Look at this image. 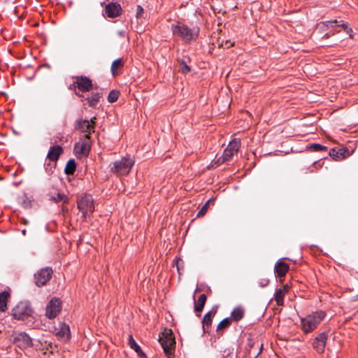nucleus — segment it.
<instances>
[{
	"label": "nucleus",
	"instance_id": "obj_15",
	"mask_svg": "<svg viewBox=\"0 0 358 358\" xmlns=\"http://www.w3.org/2000/svg\"><path fill=\"white\" fill-rule=\"evenodd\" d=\"M122 11L121 6L115 2L108 3L104 9V15L108 17L114 18L120 15Z\"/></svg>",
	"mask_w": 358,
	"mask_h": 358
},
{
	"label": "nucleus",
	"instance_id": "obj_34",
	"mask_svg": "<svg viewBox=\"0 0 358 358\" xmlns=\"http://www.w3.org/2000/svg\"><path fill=\"white\" fill-rule=\"evenodd\" d=\"M143 12V8L141 6H139V5L137 6V7H136V17H139L142 15Z\"/></svg>",
	"mask_w": 358,
	"mask_h": 358
},
{
	"label": "nucleus",
	"instance_id": "obj_43",
	"mask_svg": "<svg viewBox=\"0 0 358 358\" xmlns=\"http://www.w3.org/2000/svg\"><path fill=\"white\" fill-rule=\"evenodd\" d=\"M180 261H181L180 259H178L176 262V266H177V269L179 271L180 270V265H179V262Z\"/></svg>",
	"mask_w": 358,
	"mask_h": 358
},
{
	"label": "nucleus",
	"instance_id": "obj_2",
	"mask_svg": "<svg viewBox=\"0 0 358 358\" xmlns=\"http://www.w3.org/2000/svg\"><path fill=\"white\" fill-rule=\"evenodd\" d=\"M34 311L28 301L18 302L11 310L12 316L17 320H26L34 318Z\"/></svg>",
	"mask_w": 358,
	"mask_h": 358
},
{
	"label": "nucleus",
	"instance_id": "obj_13",
	"mask_svg": "<svg viewBox=\"0 0 358 358\" xmlns=\"http://www.w3.org/2000/svg\"><path fill=\"white\" fill-rule=\"evenodd\" d=\"M74 127L83 133H94V126L89 120L78 119L75 122Z\"/></svg>",
	"mask_w": 358,
	"mask_h": 358
},
{
	"label": "nucleus",
	"instance_id": "obj_41",
	"mask_svg": "<svg viewBox=\"0 0 358 358\" xmlns=\"http://www.w3.org/2000/svg\"><path fill=\"white\" fill-rule=\"evenodd\" d=\"M324 22H334V23H336V22H338V21L337 20H334L324 21ZM339 22H343V21L341 20V21H339Z\"/></svg>",
	"mask_w": 358,
	"mask_h": 358
},
{
	"label": "nucleus",
	"instance_id": "obj_27",
	"mask_svg": "<svg viewBox=\"0 0 358 358\" xmlns=\"http://www.w3.org/2000/svg\"><path fill=\"white\" fill-rule=\"evenodd\" d=\"M231 318L230 317H226L223 319L217 325V331L220 332L224 330L225 329L228 328L231 325Z\"/></svg>",
	"mask_w": 358,
	"mask_h": 358
},
{
	"label": "nucleus",
	"instance_id": "obj_3",
	"mask_svg": "<svg viewBox=\"0 0 358 358\" xmlns=\"http://www.w3.org/2000/svg\"><path fill=\"white\" fill-rule=\"evenodd\" d=\"M325 315V313L323 311H317L301 318V325L302 330L306 334L313 331L324 318Z\"/></svg>",
	"mask_w": 358,
	"mask_h": 358
},
{
	"label": "nucleus",
	"instance_id": "obj_48",
	"mask_svg": "<svg viewBox=\"0 0 358 358\" xmlns=\"http://www.w3.org/2000/svg\"><path fill=\"white\" fill-rule=\"evenodd\" d=\"M223 358H224V357H223Z\"/></svg>",
	"mask_w": 358,
	"mask_h": 358
},
{
	"label": "nucleus",
	"instance_id": "obj_20",
	"mask_svg": "<svg viewBox=\"0 0 358 358\" xmlns=\"http://www.w3.org/2000/svg\"><path fill=\"white\" fill-rule=\"evenodd\" d=\"M215 314V312L210 310L204 315L202 320V324L204 332H207L208 331V328L212 324L213 317H214Z\"/></svg>",
	"mask_w": 358,
	"mask_h": 358
},
{
	"label": "nucleus",
	"instance_id": "obj_24",
	"mask_svg": "<svg viewBox=\"0 0 358 358\" xmlns=\"http://www.w3.org/2000/svg\"><path fill=\"white\" fill-rule=\"evenodd\" d=\"M206 301V295L202 294L198 299L197 301L195 303L194 310L196 312H201Z\"/></svg>",
	"mask_w": 358,
	"mask_h": 358
},
{
	"label": "nucleus",
	"instance_id": "obj_46",
	"mask_svg": "<svg viewBox=\"0 0 358 358\" xmlns=\"http://www.w3.org/2000/svg\"><path fill=\"white\" fill-rule=\"evenodd\" d=\"M24 224H27V220H24Z\"/></svg>",
	"mask_w": 358,
	"mask_h": 358
},
{
	"label": "nucleus",
	"instance_id": "obj_37",
	"mask_svg": "<svg viewBox=\"0 0 358 358\" xmlns=\"http://www.w3.org/2000/svg\"><path fill=\"white\" fill-rule=\"evenodd\" d=\"M279 289H281L282 293L285 294L289 291V287L288 285H285L282 288H280Z\"/></svg>",
	"mask_w": 358,
	"mask_h": 358
},
{
	"label": "nucleus",
	"instance_id": "obj_32",
	"mask_svg": "<svg viewBox=\"0 0 358 358\" xmlns=\"http://www.w3.org/2000/svg\"><path fill=\"white\" fill-rule=\"evenodd\" d=\"M180 71L184 74H187L190 71V67L183 60L180 63Z\"/></svg>",
	"mask_w": 358,
	"mask_h": 358
},
{
	"label": "nucleus",
	"instance_id": "obj_18",
	"mask_svg": "<svg viewBox=\"0 0 358 358\" xmlns=\"http://www.w3.org/2000/svg\"><path fill=\"white\" fill-rule=\"evenodd\" d=\"M289 267L288 264L282 262V259L278 260L274 266V272L279 278L284 277L287 273Z\"/></svg>",
	"mask_w": 358,
	"mask_h": 358
},
{
	"label": "nucleus",
	"instance_id": "obj_1",
	"mask_svg": "<svg viewBox=\"0 0 358 358\" xmlns=\"http://www.w3.org/2000/svg\"><path fill=\"white\" fill-rule=\"evenodd\" d=\"M172 31L186 41H189L198 36L199 28L194 24H176L172 26Z\"/></svg>",
	"mask_w": 358,
	"mask_h": 358
},
{
	"label": "nucleus",
	"instance_id": "obj_44",
	"mask_svg": "<svg viewBox=\"0 0 358 358\" xmlns=\"http://www.w3.org/2000/svg\"><path fill=\"white\" fill-rule=\"evenodd\" d=\"M119 34H120V36H124V32L123 31H120V32H119Z\"/></svg>",
	"mask_w": 358,
	"mask_h": 358
},
{
	"label": "nucleus",
	"instance_id": "obj_26",
	"mask_svg": "<svg viewBox=\"0 0 358 358\" xmlns=\"http://www.w3.org/2000/svg\"><path fill=\"white\" fill-rule=\"evenodd\" d=\"M76 169V164L74 159H71L69 160L65 166V173L67 175L73 174Z\"/></svg>",
	"mask_w": 358,
	"mask_h": 358
},
{
	"label": "nucleus",
	"instance_id": "obj_38",
	"mask_svg": "<svg viewBox=\"0 0 358 358\" xmlns=\"http://www.w3.org/2000/svg\"><path fill=\"white\" fill-rule=\"evenodd\" d=\"M268 283V280H263L262 282L259 283L260 286L264 287L266 286Z\"/></svg>",
	"mask_w": 358,
	"mask_h": 358
},
{
	"label": "nucleus",
	"instance_id": "obj_11",
	"mask_svg": "<svg viewBox=\"0 0 358 358\" xmlns=\"http://www.w3.org/2000/svg\"><path fill=\"white\" fill-rule=\"evenodd\" d=\"M62 304L59 299H52L46 306L45 315L49 319H53L60 313Z\"/></svg>",
	"mask_w": 358,
	"mask_h": 358
},
{
	"label": "nucleus",
	"instance_id": "obj_29",
	"mask_svg": "<svg viewBox=\"0 0 358 358\" xmlns=\"http://www.w3.org/2000/svg\"><path fill=\"white\" fill-rule=\"evenodd\" d=\"M307 149L313 152L327 151V147L319 143H312L307 146Z\"/></svg>",
	"mask_w": 358,
	"mask_h": 358
},
{
	"label": "nucleus",
	"instance_id": "obj_21",
	"mask_svg": "<svg viewBox=\"0 0 358 358\" xmlns=\"http://www.w3.org/2000/svg\"><path fill=\"white\" fill-rule=\"evenodd\" d=\"M245 315L244 309L241 306L236 307L231 313V320L238 322L243 319Z\"/></svg>",
	"mask_w": 358,
	"mask_h": 358
},
{
	"label": "nucleus",
	"instance_id": "obj_5",
	"mask_svg": "<svg viewBox=\"0 0 358 358\" xmlns=\"http://www.w3.org/2000/svg\"><path fill=\"white\" fill-rule=\"evenodd\" d=\"M159 341L166 356L168 358H173L176 341L174 337L172 336L171 331L169 330V332L162 333V336H159Z\"/></svg>",
	"mask_w": 358,
	"mask_h": 358
},
{
	"label": "nucleus",
	"instance_id": "obj_23",
	"mask_svg": "<svg viewBox=\"0 0 358 358\" xmlns=\"http://www.w3.org/2000/svg\"><path fill=\"white\" fill-rule=\"evenodd\" d=\"M10 297V293L4 291L0 292V311L5 312L8 309L7 302Z\"/></svg>",
	"mask_w": 358,
	"mask_h": 358
},
{
	"label": "nucleus",
	"instance_id": "obj_12",
	"mask_svg": "<svg viewBox=\"0 0 358 358\" xmlns=\"http://www.w3.org/2000/svg\"><path fill=\"white\" fill-rule=\"evenodd\" d=\"M328 331H324L320 333L316 336L313 341V348L318 352L323 353L325 349L327 338Z\"/></svg>",
	"mask_w": 358,
	"mask_h": 358
},
{
	"label": "nucleus",
	"instance_id": "obj_40",
	"mask_svg": "<svg viewBox=\"0 0 358 358\" xmlns=\"http://www.w3.org/2000/svg\"><path fill=\"white\" fill-rule=\"evenodd\" d=\"M262 347H263V344H261L260 349H259V352L257 353V355H255V358H257L259 356V355L261 354L262 350Z\"/></svg>",
	"mask_w": 358,
	"mask_h": 358
},
{
	"label": "nucleus",
	"instance_id": "obj_33",
	"mask_svg": "<svg viewBox=\"0 0 358 358\" xmlns=\"http://www.w3.org/2000/svg\"><path fill=\"white\" fill-rule=\"evenodd\" d=\"M210 201H211V199L208 200L206 201V203L202 206L201 210L197 213V215H196L197 217H202L206 214V213L208 210V205H209V203L210 202Z\"/></svg>",
	"mask_w": 358,
	"mask_h": 358
},
{
	"label": "nucleus",
	"instance_id": "obj_31",
	"mask_svg": "<svg viewBox=\"0 0 358 358\" xmlns=\"http://www.w3.org/2000/svg\"><path fill=\"white\" fill-rule=\"evenodd\" d=\"M119 95H120L119 91H117V90L110 91L108 96V101L109 103L115 102L118 99Z\"/></svg>",
	"mask_w": 358,
	"mask_h": 358
},
{
	"label": "nucleus",
	"instance_id": "obj_47",
	"mask_svg": "<svg viewBox=\"0 0 358 358\" xmlns=\"http://www.w3.org/2000/svg\"><path fill=\"white\" fill-rule=\"evenodd\" d=\"M38 24L35 23V24H34V26H37Z\"/></svg>",
	"mask_w": 358,
	"mask_h": 358
},
{
	"label": "nucleus",
	"instance_id": "obj_14",
	"mask_svg": "<svg viewBox=\"0 0 358 358\" xmlns=\"http://www.w3.org/2000/svg\"><path fill=\"white\" fill-rule=\"evenodd\" d=\"M55 334L59 339L64 341H68L70 338L69 326L64 322H59L55 327Z\"/></svg>",
	"mask_w": 358,
	"mask_h": 358
},
{
	"label": "nucleus",
	"instance_id": "obj_19",
	"mask_svg": "<svg viewBox=\"0 0 358 358\" xmlns=\"http://www.w3.org/2000/svg\"><path fill=\"white\" fill-rule=\"evenodd\" d=\"M128 344L129 347L133 349L138 355V356L141 358H145V354L143 352L141 347L136 343L134 338L131 335L129 336Z\"/></svg>",
	"mask_w": 358,
	"mask_h": 358
},
{
	"label": "nucleus",
	"instance_id": "obj_36",
	"mask_svg": "<svg viewBox=\"0 0 358 358\" xmlns=\"http://www.w3.org/2000/svg\"><path fill=\"white\" fill-rule=\"evenodd\" d=\"M56 166V162L53 166H52L50 164H45V169L48 173L52 172V169L55 168Z\"/></svg>",
	"mask_w": 358,
	"mask_h": 358
},
{
	"label": "nucleus",
	"instance_id": "obj_28",
	"mask_svg": "<svg viewBox=\"0 0 358 358\" xmlns=\"http://www.w3.org/2000/svg\"><path fill=\"white\" fill-rule=\"evenodd\" d=\"M50 200L55 203L63 202L67 203L69 201L68 197L63 193L58 192L55 196H52Z\"/></svg>",
	"mask_w": 358,
	"mask_h": 358
},
{
	"label": "nucleus",
	"instance_id": "obj_16",
	"mask_svg": "<svg viewBox=\"0 0 358 358\" xmlns=\"http://www.w3.org/2000/svg\"><path fill=\"white\" fill-rule=\"evenodd\" d=\"M91 148V143L87 141H80L74 145V152L76 155L87 156Z\"/></svg>",
	"mask_w": 358,
	"mask_h": 358
},
{
	"label": "nucleus",
	"instance_id": "obj_17",
	"mask_svg": "<svg viewBox=\"0 0 358 358\" xmlns=\"http://www.w3.org/2000/svg\"><path fill=\"white\" fill-rule=\"evenodd\" d=\"M63 153V148L60 145H52L50 146L48 152L47 154V158L55 163L59 159L60 155Z\"/></svg>",
	"mask_w": 358,
	"mask_h": 358
},
{
	"label": "nucleus",
	"instance_id": "obj_42",
	"mask_svg": "<svg viewBox=\"0 0 358 358\" xmlns=\"http://www.w3.org/2000/svg\"><path fill=\"white\" fill-rule=\"evenodd\" d=\"M95 120H96V117H93L90 118V120L89 121L91 124H92L94 126Z\"/></svg>",
	"mask_w": 358,
	"mask_h": 358
},
{
	"label": "nucleus",
	"instance_id": "obj_9",
	"mask_svg": "<svg viewBox=\"0 0 358 358\" xmlns=\"http://www.w3.org/2000/svg\"><path fill=\"white\" fill-rule=\"evenodd\" d=\"M52 269L50 267H45L40 269L34 274V282L36 286L45 285L52 278Z\"/></svg>",
	"mask_w": 358,
	"mask_h": 358
},
{
	"label": "nucleus",
	"instance_id": "obj_39",
	"mask_svg": "<svg viewBox=\"0 0 358 358\" xmlns=\"http://www.w3.org/2000/svg\"><path fill=\"white\" fill-rule=\"evenodd\" d=\"M91 134L92 133H85V139L83 141H87L90 142V134Z\"/></svg>",
	"mask_w": 358,
	"mask_h": 358
},
{
	"label": "nucleus",
	"instance_id": "obj_22",
	"mask_svg": "<svg viewBox=\"0 0 358 358\" xmlns=\"http://www.w3.org/2000/svg\"><path fill=\"white\" fill-rule=\"evenodd\" d=\"M124 66V62L122 59H117L113 61L111 65V73L113 76H116L118 75L119 72L121 71Z\"/></svg>",
	"mask_w": 358,
	"mask_h": 358
},
{
	"label": "nucleus",
	"instance_id": "obj_25",
	"mask_svg": "<svg viewBox=\"0 0 358 358\" xmlns=\"http://www.w3.org/2000/svg\"><path fill=\"white\" fill-rule=\"evenodd\" d=\"M101 97L100 93L96 92L92 93L90 96L87 97V100L90 106H96Z\"/></svg>",
	"mask_w": 358,
	"mask_h": 358
},
{
	"label": "nucleus",
	"instance_id": "obj_30",
	"mask_svg": "<svg viewBox=\"0 0 358 358\" xmlns=\"http://www.w3.org/2000/svg\"><path fill=\"white\" fill-rule=\"evenodd\" d=\"M285 295L281 289H277L275 293V300L278 306H282L284 303Z\"/></svg>",
	"mask_w": 358,
	"mask_h": 358
},
{
	"label": "nucleus",
	"instance_id": "obj_45",
	"mask_svg": "<svg viewBox=\"0 0 358 358\" xmlns=\"http://www.w3.org/2000/svg\"><path fill=\"white\" fill-rule=\"evenodd\" d=\"M22 234H23V235H25V234H26V230H25V229H23V230L22 231Z\"/></svg>",
	"mask_w": 358,
	"mask_h": 358
},
{
	"label": "nucleus",
	"instance_id": "obj_4",
	"mask_svg": "<svg viewBox=\"0 0 358 358\" xmlns=\"http://www.w3.org/2000/svg\"><path fill=\"white\" fill-rule=\"evenodd\" d=\"M134 162V158L124 157L120 160L113 162L110 165V170L117 176L127 175L130 172Z\"/></svg>",
	"mask_w": 358,
	"mask_h": 358
},
{
	"label": "nucleus",
	"instance_id": "obj_10",
	"mask_svg": "<svg viewBox=\"0 0 358 358\" xmlns=\"http://www.w3.org/2000/svg\"><path fill=\"white\" fill-rule=\"evenodd\" d=\"M12 337L13 343L20 348H27L32 345L31 338L25 332H15Z\"/></svg>",
	"mask_w": 358,
	"mask_h": 358
},
{
	"label": "nucleus",
	"instance_id": "obj_6",
	"mask_svg": "<svg viewBox=\"0 0 358 358\" xmlns=\"http://www.w3.org/2000/svg\"><path fill=\"white\" fill-rule=\"evenodd\" d=\"M241 147V140L234 138L229 142L227 147L224 149V152L221 157L217 159V163L221 164L222 163L230 161L233 156L239 150Z\"/></svg>",
	"mask_w": 358,
	"mask_h": 358
},
{
	"label": "nucleus",
	"instance_id": "obj_8",
	"mask_svg": "<svg viewBox=\"0 0 358 358\" xmlns=\"http://www.w3.org/2000/svg\"><path fill=\"white\" fill-rule=\"evenodd\" d=\"M76 80L70 85V89L78 88L82 92H87L92 89V81L87 76H77Z\"/></svg>",
	"mask_w": 358,
	"mask_h": 358
},
{
	"label": "nucleus",
	"instance_id": "obj_35",
	"mask_svg": "<svg viewBox=\"0 0 358 358\" xmlns=\"http://www.w3.org/2000/svg\"><path fill=\"white\" fill-rule=\"evenodd\" d=\"M329 155L332 157L334 159L335 157H338V152L336 151V150L335 148H332L330 150L329 152Z\"/></svg>",
	"mask_w": 358,
	"mask_h": 358
},
{
	"label": "nucleus",
	"instance_id": "obj_7",
	"mask_svg": "<svg viewBox=\"0 0 358 358\" xmlns=\"http://www.w3.org/2000/svg\"><path fill=\"white\" fill-rule=\"evenodd\" d=\"M77 205L84 218L89 217L94 210V200L90 194L83 196L78 200Z\"/></svg>",
	"mask_w": 358,
	"mask_h": 358
}]
</instances>
